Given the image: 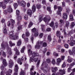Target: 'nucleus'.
Segmentation results:
<instances>
[{"instance_id":"obj_42","label":"nucleus","mask_w":75,"mask_h":75,"mask_svg":"<svg viewBox=\"0 0 75 75\" xmlns=\"http://www.w3.org/2000/svg\"><path fill=\"white\" fill-rule=\"evenodd\" d=\"M69 22L67 21L66 22V26L67 27H68V26H69Z\"/></svg>"},{"instance_id":"obj_47","label":"nucleus","mask_w":75,"mask_h":75,"mask_svg":"<svg viewBox=\"0 0 75 75\" xmlns=\"http://www.w3.org/2000/svg\"><path fill=\"white\" fill-rule=\"evenodd\" d=\"M66 66V64H65V62H64L63 64L62 65V68H64Z\"/></svg>"},{"instance_id":"obj_8","label":"nucleus","mask_w":75,"mask_h":75,"mask_svg":"<svg viewBox=\"0 0 75 75\" xmlns=\"http://www.w3.org/2000/svg\"><path fill=\"white\" fill-rule=\"evenodd\" d=\"M33 57H30V61H31L32 62H33V61H34V62H37V61H38V59L37 58H35L33 59Z\"/></svg>"},{"instance_id":"obj_16","label":"nucleus","mask_w":75,"mask_h":75,"mask_svg":"<svg viewBox=\"0 0 75 75\" xmlns=\"http://www.w3.org/2000/svg\"><path fill=\"white\" fill-rule=\"evenodd\" d=\"M52 72H55V71H58V68H57V67H52Z\"/></svg>"},{"instance_id":"obj_18","label":"nucleus","mask_w":75,"mask_h":75,"mask_svg":"<svg viewBox=\"0 0 75 75\" xmlns=\"http://www.w3.org/2000/svg\"><path fill=\"white\" fill-rule=\"evenodd\" d=\"M2 6L3 8L5 9L6 7V5L5 4H3V3L2 2H0V7Z\"/></svg>"},{"instance_id":"obj_15","label":"nucleus","mask_w":75,"mask_h":75,"mask_svg":"<svg viewBox=\"0 0 75 75\" xmlns=\"http://www.w3.org/2000/svg\"><path fill=\"white\" fill-rule=\"evenodd\" d=\"M11 28H12V29H13V28H14V25L15 24V21H14V20H13V19H11Z\"/></svg>"},{"instance_id":"obj_23","label":"nucleus","mask_w":75,"mask_h":75,"mask_svg":"<svg viewBox=\"0 0 75 75\" xmlns=\"http://www.w3.org/2000/svg\"><path fill=\"white\" fill-rule=\"evenodd\" d=\"M32 11L33 12H35V10L36 9V8L35 7V5H33L32 7Z\"/></svg>"},{"instance_id":"obj_17","label":"nucleus","mask_w":75,"mask_h":75,"mask_svg":"<svg viewBox=\"0 0 75 75\" xmlns=\"http://www.w3.org/2000/svg\"><path fill=\"white\" fill-rule=\"evenodd\" d=\"M7 11H8V12H9V13L13 12V9H12V8H11V6H9L8 7V8L7 9Z\"/></svg>"},{"instance_id":"obj_32","label":"nucleus","mask_w":75,"mask_h":75,"mask_svg":"<svg viewBox=\"0 0 75 75\" xmlns=\"http://www.w3.org/2000/svg\"><path fill=\"white\" fill-rule=\"evenodd\" d=\"M41 27L42 28V31H44L45 30L44 29V27H45V25H41Z\"/></svg>"},{"instance_id":"obj_3","label":"nucleus","mask_w":75,"mask_h":75,"mask_svg":"<svg viewBox=\"0 0 75 75\" xmlns=\"http://www.w3.org/2000/svg\"><path fill=\"white\" fill-rule=\"evenodd\" d=\"M28 54L29 55V56H30V55H32V57L33 58H34L35 57H37L39 55L38 53H35V52H33V53H32L33 51H31V49H30L28 50Z\"/></svg>"},{"instance_id":"obj_1","label":"nucleus","mask_w":75,"mask_h":75,"mask_svg":"<svg viewBox=\"0 0 75 75\" xmlns=\"http://www.w3.org/2000/svg\"><path fill=\"white\" fill-rule=\"evenodd\" d=\"M1 47L2 48L3 50H5L6 48V47H7L8 48L7 49V50L8 54L11 55V54H12V52H11V49L9 48V47H8V44L7 42H6L5 43L4 42H2L1 44Z\"/></svg>"},{"instance_id":"obj_64","label":"nucleus","mask_w":75,"mask_h":75,"mask_svg":"<svg viewBox=\"0 0 75 75\" xmlns=\"http://www.w3.org/2000/svg\"><path fill=\"white\" fill-rule=\"evenodd\" d=\"M5 73L3 71H2L1 73V75H4Z\"/></svg>"},{"instance_id":"obj_33","label":"nucleus","mask_w":75,"mask_h":75,"mask_svg":"<svg viewBox=\"0 0 75 75\" xmlns=\"http://www.w3.org/2000/svg\"><path fill=\"white\" fill-rule=\"evenodd\" d=\"M21 72L20 75H25V72L24 71L22 70H21Z\"/></svg>"},{"instance_id":"obj_30","label":"nucleus","mask_w":75,"mask_h":75,"mask_svg":"<svg viewBox=\"0 0 75 75\" xmlns=\"http://www.w3.org/2000/svg\"><path fill=\"white\" fill-rule=\"evenodd\" d=\"M1 52L3 57H6V54L5 52L3 51H1Z\"/></svg>"},{"instance_id":"obj_53","label":"nucleus","mask_w":75,"mask_h":75,"mask_svg":"<svg viewBox=\"0 0 75 75\" xmlns=\"http://www.w3.org/2000/svg\"><path fill=\"white\" fill-rule=\"evenodd\" d=\"M57 14H58V15H59L60 16H61V11H57Z\"/></svg>"},{"instance_id":"obj_63","label":"nucleus","mask_w":75,"mask_h":75,"mask_svg":"<svg viewBox=\"0 0 75 75\" xmlns=\"http://www.w3.org/2000/svg\"><path fill=\"white\" fill-rule=\"evenodd\" d=\"M42 36H43V33H41L39 35V37L40 38H42Z\"/></svg>"},{"instance_id":"obj_31","label":"nucleus","mask_w":75,"mask_h":75,"mask_svg":"<svg viewBox=\"0 0 75 75\" xmlns=\"http://www.w3.org/2000/svg\"><path fill=\"white\" fill-rule=\"evenodd\" d=\"M25 46H23L21 50V52H22V53H23V52H24V50L25 49Z\"/></svg>"},{"instance_id":"obj_59","label":"nucleus","mask_w":75,"mask_h":75,"mask_svg":"<svg viewBox=\"0 0 75 75\" xmlns=\"http://www.w3.org/2000/svg\"><path fill=\"white\" fill-rule=\"evenodd\" d=\"M42 3L43 4H46V1H45V0H42Z\"/></svg>"},{"instance_id":"obj_5","label":"nucleus","mask_w":75,"mask_h":75,"mask_svg":"<svg viewBox=\"0 0 75 75\" xmlns=\"http://www.w3.org/2000/svg\"><path fill=\"white\" fill-rule=\"evenodd\" d=\"M18 4L20 6H21L22 7H25L26 5V3L25 2V1H18Z\"/></svg>"},{"instance_id":"obj_48","label":"nucleus","mask_w":75,"mask_h":75,"mask_svg":"<svg viewBox=\"0 0 75 75\" xmlns=\"http://www.w3.org/2000/svg\"><path fill=\"white\" fill-rule=\"evenodd\" d=\"M16 15L18 16L20 14V11L18 10H17L16 11Z\"/></svg>"},{"instance_id":"obj_21","label":"nucleus","mask_w":75,"mask_h":75,"mask_svg":"<svg viewBox=\"0 0 75 75\" xmlns=\"http://www.w3.org/2000/svg\"><path fill=\"white\" fill-rule=\"evenodd\" d=\"M56 35L57 37H59V38H61V33L59 31H57L56 33Z\"/></svg>"},{"instance_id":"obj_11","label":"nucleus","mask_w":75,"mask_h":75,"mask_svg":"<svg viewBox=\"0 0 75 75\" xmlns=\"http://www.w3.org/2000/svg\"><path fill=\"white\" fill-rule=\"evenodd\" d=\"M49 18H47L46 17H45L43 18V20L44 21L45 23L46 22H48V21H50V20H51V18H50V17L49 16Z\"/></svg>"},{"instance_id":"obj_12","label":"nucleus","mask_w":75,"mask_h":75,"mask_svg":"<svg viewBox=\"0 0 75 75\" xmlns=\"http://www.w3.org/2000/svg\"><path fill=\"white\" fill-rule=\"evenodd\" d=\"M9 68H12L13 65V62L11 59H10L9 61Z\"/></svg>"},{"instance_id":"obj_7","label":"nucleus","mask_w":75,"mask_h":75,"mask_svg":"<svg viewBox=\"0 0 75 75\" xmlns=\"http://www.w3.org/2000/svg\"><path fill=\"white\" fill-rule=\"evenodd\" d=\"M18 67L17 64H16L15 65L14 71L15 72L14 73L13 75H17L18 72Z\"/></svg>"},{"instance_id":"obj_58","label":"nucleus","mask_w":75,"mask_h":75,"mask_svg":"<svg viewBox=\"0 0 75 75\" xmlns=\"http://www.w3.org/2000/svg\"><path fill=\"white\" fill-rule=\"evenodd\" d=\"M64 47L66 48H68V47H69V45L67 44H66L64 45Z\"/></svg>"},{"instance_id":"obj_13","label":"nucleus","mask_w":75,"mask_h":75,"mask_svg":"<svg viewBox=\"0 0 75 75\" xmlns=\"http://www.w3.org/2000/svg\"><path fill=\"white\" fill-rule=\"evenodd\" d=\"M73 59L71 58V57L69 56L68 57V59L67 61L69 63H71V62L72 61Z\"/></svg>"},{"instance_id":"obj_50","label":"nucleus","mask_w":75,"mask_h":75,"mask_svg":"<svg viewBox=\"0 0 75 75\" xmlns=\"http://www.w3.org/2000/svg\"><path fill=\"white\" fill-rule=\"evenodd\" d=\"M58 9L59 10V11H62V8L59 6L58 7Z\"/></svg>"},{"instance_id":"obj_34","label":"nucleus","mask_w":75,"mask_h":75,"mask_svg":"<svg viewBox=\"0 0 75 75\" xmlns=\"http://www.w3.org/2000/svg\"><path fill=\"white\" fill-rule=\"evenodd\" d=\"M75 24L74 22L71 23V24L70 26L71 28H72L73 27H74V26H75Z\"/></svg>"},{"instance_id":"obj_44","label":"nucleus","mask_w":75,"mask_h":75,"mask_svg":"<svg viewBox=\"0 0 75 75\" xmlns=\"http://www.w3.org/2000/svg\"><path fill=\"white\" fill-rule=\"evenodd\" d=\"M36 72L34 71V73L33 72L31 71L30 72V75H34L36 74Z\"/></svg>"},{"instance_id":"obj_26","label":"nucleus","mask_w":75,"mask_h":75,"mask_svg":"<svg viewBox=\"0 0 75 75\" xmlns=\"http://www.w3.org/2000/svg\"><path fill=\"white\" fill-rule=\"evenodd\" d=\"M21 44V40H19L17 42V45L18 46H20Z\"/></svg>"},{"instance_id":"obj_20","label":"nucleus","mask_w":75,"mask_h":75,"mask_svg":"<svg viewBox=\"0 0 75 75\" xmlns=\"http://www.w3.org/2000/svg\"><path fill=\"white\" fill-rule=\"evenodd\" d=\"M14 51L16 52V55H18L19 54H20V52H19V51H18V50L16 48H15L14 49Z\"/></svg>"},{"instance_id":"obj_9","label":"nucleus","mask_w":75,"mask_h":75,"mask_svg":"<svg viewBox=\"0 0 75 75\" xmlns=\"http://www.w3.org/2000/svg\"><path fill=\"white\" fill-rule=\"evenodd\" d=\"M59 71L61 75H64V74H65V70L64 69H63V70H62V69H59Z\"/></svg>"},{"instance_id":"obj_46","label":"nucleus","mask_w":75,"mask_h":75,"mask_svg":"<svg viewBox=\"0 0 75 75\" xmlns=\"http://www.w3.org/2000/svg\"><path fill=\"white\" fill-rule=\"evenodd\" d=\"M57 62H59V63L61 62V59L59 58L57 59Z\"/></svg>"},{"instance_id":"obj_51","label":"nucleus","mask_w":75,"mask_h":75,"mask_svg":"<svg viewBox=\"0 0 75 75\" xmlns=\"http://www.w3.org/2000/svg\"><path fill=\"white\" fill-rule=\"evenodd\" d=\"M69 54L70 55H72V54H74V53L73 52H72L70 50H69Z\"/></svg>"},{"instance_id":"obj_10","label":"nucleus","mask_w":75,"mask_h":75,"mask_svg":"<svg viewBox=\"0 0 75 75\" xmlns=\"http://www.w3.org/2000/svg\"><path fill=\"white\" fill-rule=\"evenodd\" d=\"M4 30V33L5 34H7V30H6V24H4V25L3 26Z\"/></svg>"},{"instance_id":"obj_41","label":"nucleus","mask_w":75,"mask_h":75,"mask_svg":"<svg viewBox=\"0 0 75 75\" xmlns=\"http://www.w3.org/2000/svg\"><path fill=\"white\" fill-rule=\"evenodd\" d=\"M34 34V35L35 37H37V36H38V31H37Z\"/></svg>"},{"instance_id":"obj_2","label":"nucleus","mask_w":75,"mask_h":75,"mask_svg":"<svg viewBox=\"0 0 75 75\" xmlns=\"http://www.w3.org/2000/svg\"><path fill=\"white\" fill-rule=\"evenodd\" d=\"M9 37L13 40H18L19 38L18 36L17 35H14V31L13 30L9 32Z\"/></svg>"},{"instance_id":"obj_60","label":"nucleus","mask_w":75,"mask_h":75,"mask_svg":"<svg viewBox=\"0 0 75 75\" xmlns=\"http://www.w3.org/2000/svg\"><path fill=\"white\" fill-rule=\"evenodd\" d=\"M47 44L46 42H44L43 43V47H46L47 46Z\"/></svg>"},{"instance_id":"obj_25","label":"nucleus","mask_w":75,"mask_h":75,"mask_svg":"<svg viewBox=\"0 0 75 75\" xmlns=\"http://www.w3.org/2000/svg\"><path fill=\"white\" fill-rule=\"evenodd\" d=\"M39 21L40 22H41V21H42V16L40 15L39 16Z\"/></svg>"},{"instance_id":"obj_40","label":"nucleus","mask_w":75,"mask_h":75,"mask_svg":"<svg viewBox=\"0 0 75 75\" xmlns=\"http://www.w3.org/2000/svg\"><path fill=\"white\" fill-rule=\"evenodd\" d=\"M33 25V23L31 22H30L29 23V24L28 26L29 28H30V27H31V26H32Z\"/></svg>"},{"instance_id":"obj_52","label":"nucleus","mask_w":75,"mask_h":75,"mask_svg":"<svg viewBox=\"0 0 75 75\" xmlns=\"http://www.w3.org/2000/svg\"><path fill=\"white\" fill-rule=\"evenodd\" d=\"M40 60H39L38 62L37 63V67H38V66L40 65Z\"/></svg>"},{"instance_id":"obj_38","label":"nucleus","mask_w":75,"mask_h":75,"mask_svg":"<svg viewBox=\"0 0 75 75\" xmlns=\"http://www.w3.org/2000/svg\"><path fill=\"white\" fill-rule=\"evenodd\" d=\"M18 63L20 65H21L22 64V62L21 61V59H19L18 60Z\"/></svg>"},{"instance_id":"obj_37","label":"nucleus","mask_w":75,"mask_h":75,"mask_svg":"<svg viewBox=\"0 0 75 75\" xmlns=\"http://www.w3.org/2000/svg\"><path fill=\"white\" fill-rule=\"evenodd\" d=\"M25 35L26 37H28V36L30 35V33H29V32H28V31H26Z\"/></svg>"},{"instance_id":"obj_49","label":"nucleus","mask_w":75,"mask_h":75,"mask_svg":"<svg viewBox=\"0 0 75 75\" xmlns=\"http://www.w3.org/2000/svg\"><path fill=\"white\" fill-rule=\"evenodd\" d=\"M17 18L18 19H19V20H21V16L18 15V16H17Z\"/></svg>"},{"instance_id":"obj_19","label":"nucleus","mask_w":75,"mask_h":75,"mask_svg":"<svg viewBox=\"0 0 75 75\" xmlns=\"http://www.w3.org/2000/svg\"><path fill=\"white\" fill-rule=\"evenodd\" d=\"M68 17V15L67 14L65 13L63 14V18L64 19H67V18Z\"/></svg>"},{"instance_id":"obj_35","label":"nucleus","mask_w":75,"mask_h":75,"mask_svg":"<svg viewBox=\"0 0 75 75\" xmlns=\"http://www.w3.org/2000/svg\"><path fill=\"white\" fill-rule=\"evenodd\" d=\"M47 39L49 41H51V35H48L47 37Z\"/></svg>"},{"instance_id":"obj_62","label":"nucleus","mask_w":75,"mask_h":75,"mask_svg":"<svg viewBox=\"0 0 75 75\" xmlns=\"http://www.w3.org/2000/svg\"><path fill=\"white\" fill-rule=\"evenodd\" d=\"M53 54L54 55H55V56H56L57 57H58V54L56 53L55 52H54Z\"/></svg>"},{"instance_id":"obj_28","label":"nucleus","mask_w":75,"mask_h":75,"mask_svg":"<svg viewBox=\"0 0 75 75\" xmlns=\"http://www.w3.org/2000/svg\"><path fill=\"white\" fill-rule=\"evenodd\" d=\"M47 71L48 69H47V68L45 67V68H44L43 71L44 73L46 74L47 73Z\"/></svg>"},{"instance_id":"obj_57","label":"nucleus","mask_w":75,"mask_h":75,"mask_svg":"<svg viewBox=\"0 0 75 75\" xmlns=\"http://www.w3.org/2000/svg\"><path fill=\"white\" fill-rule=\"evenodd\" d=\"M4 2L5 4H6L8 2V0H4Z\"/></svg>"},{"instance_id":"obj_27","label":"nucleus","mask_w":75,"mask_h":75,"mask_svg":"<svg viewBox=\"0 0 75 75\" xmlns=\"http://www.w3.org/2000/svg\"><path fill=\"white\" fill-rule=\"evenodd\" d=\"M71 21H74V18H73V16L72 14H70L69 15Z\"/></svg>"},{"instance_id":"obj_39","label":"nucleus","mask_w":75,"mask_h":75,"mask_svg":"<svg viewBox=\"0 0 75 75\" xmlns=\"http://www.w3.org/2000/svg\"><path fill=\"white\" fill-rule=\"evenodd\" d=\"M24 18L25 20H28V16L27 15H25L24 16Z\"/></svg>"},{"instance_id":"obj_54","label":"nucleus","mask_w":75,"mask_h":75,"mask_svg":"<svg viewBox=\"0 0 75 75\" xmlns=\"http://www.w3.org/2000/svg\"><path fill=\"white\" fill-rule=\"evenodd\" d=\"M41 7V6L40 4H38L37 5V8H40Z\"/></svg>"},{"instance_id":"obj_4","label":"nucleus","mask_w":75,"mask_h":75,"mask_svg":"<svg viewBox=\"0 0 75 75\" xmlns=\"http://www.w3.org/2000/svg\"><path fill=\"white\" fill-rule=\"evenodd\" d=\"M42 43H43V42L42 41H38L36 43V45L35 46V48L38 49L40 48V45H42Z\"/></svg>"},{"instance_id":"obj_14","label":"nucleus","mask_w":75,"mask_h":75,"mask_svg":"<svg viewBox=\"0 0 75 75\" xmlns=\"http://www.w3.org/2000/svg\"><path fill=\"white\" fill-rule=\"evenodd\" d=\"M27 14L30 16V17H31V16L32 15V11L30 9L28 10Z\"/></svg>"},{"instance_id":"obj_45","label":"nucleus","mask_w":75,"mask_h":75,"mask_svg":"<svg viewBox=\"0 0 75 75\" xmlns=\"http://www.w3.org/2000/svg\"><path fill=\"white\" fill-rule=\"evenodd\" d=\"M72 52H73L74 54H75V47H73L72 49Z\"/></svg>"},{"instance_id":"obj_56","label":"nucleus","mask_w":75,"mask_h":75,"mask_svg":"<svg viewBox=\"0 0 75 75\" xmlns=\"http://www.w3.org/2000/svg\"><path fill=\"white\" fill-rule=\"evenodd\" d=\"M60 23H61V24H62V25L64 24V21L62 20H60L59 21Z\"/></svg>"},{"instance_id":"obj_6","label":"nucleus","mask_w":75,"mask_h":75,"mask_svg":"<svg viewBox=\"0 0 75 75\" xmlns=\"http://www.w3.org/2000/svg\"><path fill=\"white\" fill-rule=\"evenodd\" d=\"M2 62L3 64V65H2L1 67V69L3 70L4 69V67H6L7 65V62H6V60L5 59H4L3 60Z\"/></svg>"},{"instance_id":"obj_36","label":"nucleus","mask_w":75,"mask_h":75,"mask_svg":"<svg viewBox=\"0 0 75 75\" xmlns=\"http://www.w3.org/2000/svg\"><path fill=\"white\" fill-rule=\"evenodd\" d=\"M54 22L52 21L50 23V27H52L54 26Z\"/></svg>"},{"instance_id":"obj_43","label":"nucleus","mask_w":75,"mask_h":75,"mask_svg":"<svg viewBox=\"0 0 75 75\" xmlns=\"http://www.w3.org/2000/svg\"><path fill=\"white\" fill-rule=\"evenodd\" d=\"M32 32H33V33H35L37 31H36V29L35 28H33L32 30Z\"/></svg>"},{"instance_id":"obj_55","label":"nucleus","mask_w":75,"mask_h":75,"mask_svg":"<svg viewBox=\"0 0 75 75\" xmlns=\"http://www.w3.org/2000/svg\"><path fill=\"white\" fill-rule=\"evenodd\" d=\"M52 62V64H55V59H53Z\"/></svg>"},{"instance_id":"obj_29","label":"nucleus","mask_w":75,"mask_h":75,"mask_svg":"<svg viewBox=\"0 0 75 75\" xmlns=\"http://www.w3.org/2000/svg\"><path fill=\"white\" fill-rule=\"evenodd\" d=\"M47 10L50 12V13H52V11L51 10V7H48L47 8Z\"/></svg>"},{"instance_id":"obj_22","label":"nucleus","mask_w":75,"mask_h":75,"mask_svg":"<svg viewBox=\"0 0 75 75\" xmlns=\"http://www.w3.org/2000/svg\"><path fill=\"white\" fill-rule=\"evenodd\" d=\"M71 46H74L75 44V40H73L72 42H71L70 43H69Z\"/></svg>"},{"instance_id":"obj_61","label":"nucleus","mask_w":75,"mask_h":75,"mask_svg":"<svg viewBox=\"0 0 75 75\" xmlns=\"http://www.w3.org/2000/svg\"><path fill=\"white\" fill-rule=\"evenodd\" d=\"M18 5H17V3H14V6L15 8H16L17 7Z\"/></svg>"},{"instance_id":"obj_24","label":"nucleus","mask_w":75,"mask_h":75,"mask_svg":"<svg viewBox=\"0 0 75 75\" xmlns=\"http://www.w3.org/2000/svg\"><path fill=\"white\" fill-rule=\"evenodd\" d=\"M10 46L12 47V46H14L15 45V43H13L11 41H10L9 42Z\"/></svg>"}]
</instances>
